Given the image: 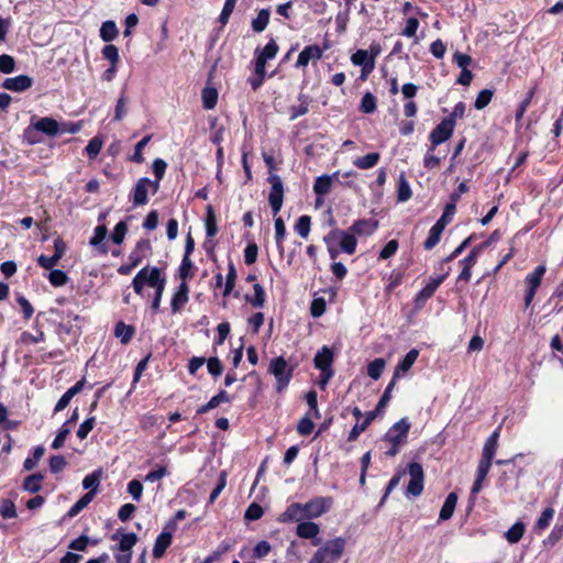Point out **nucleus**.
<instances>
[{
  "label": "nucleus",
  "instance_id": "obj_1",
  "mask_svg": "<svg viewBox=\"0 0 563 563\" xmlns=\"http://www.w3.org/2000/svg\"><path fill=\"white\" fill-rule=\"evenodd\" d=\"M145 284L155 289V296L152 301V309L157 311L166 285V280L161 276V269L158 267L146 266L139 271L132 282L134 291L137 295H142Z\"/></svg>",
  "mask_w": 563,
  "mask_h": 563
},
{
  "label": "nucleus",
  "instance_id": "obj_2",
  "mask_svg": "<svg viewBox=\"0 0 563 563\" xmlns=\"http://www.w3.org/2000/svg\"><path fill=\"white\" fill-rule=\"evenodd\" d=\"M346 540L338 537L327 541L312 556V563H335L338 562L345 549Z\"/></svg>",
  "mask_w": 563,
  "mask_h": 563
},
{
  "label": "nucleus",
  "instance_id": "obj_3",
  "mask_svg": "<svg viewBox=\"0 0 563 563\" xmlns=\"http://www.w3.org/2000/svg\"><path fill=\"white\" fill-rule=\"evenodd\" d=\"M268 372L274 375L277 380V391H282L289 384L292 376V367L288 365L283 356L271 361Z\"/></svg>",
  "mask_w": 563,
  "mask_h": 563
},
{
  "label": "nucleus",
  "instance_id": "obj_4",
  "mask_svg": "<svg viewBox=\"0 0 563 563\" xmlns=\"http://www.w3.org/2000/svg\"><path fill=\"white\" fill-rule=\"evenodd\" d=\"M455 122L453 119H443L430 133L429 140L431 142L430 151H434V148L441 143L448 141L454 131Z\"/></svg>",
  "mask_w": 563,
  "mask_h": 563
},
{
  "label": "nucleus",
  "instance_id": "obj_5",
  "mask_svg": "<svg viewBox=\"0 0 563 563\" xmlns=\"http://www.w3.org/2000/svg\"><path fill=\"white\" fill-rule=\"evenodd\" d=\"M408 473L410 475V481L407 485L406 494L407 496L418 497L423 490V468L421 464L411 462L408 465Z\"/></svg>",
  "mask_w": 563,
  "mask_h": 563
},
{
  "label": "nucleus",
  "instance_id": "obj_6",
  "mask_svg": "<svg viewBox=\"0 0 563 563\" xmlns=\"http://www.w3.org/2000/svg\"><path fill=\"white\" fill-rule=\"evenodd\" d=\"M268 181L272 185L268 201L272 207L273 213L277 214L283 206L284 200V186L282 178L276 174H271Z\"/></svg>",
  "mask_w": 563,
  "mask_h": 563
},
{
  "label": "nucleus",
  "instance_id": "obj_7",
  "mask_svg": "<svg viewBox=\"0 0 563 563\" xmlns=\"http://www.w3.org/2000/svg\"><path fill=\"white\" fill-rule=\"evenodd\" d=\"M410 427L411 424L408 419L401 418L388 430L384 439L389 443L402 445L407 440Z\"/></svg>",
  "mask_w": 563,
  "mask_h": 563
},
{
  "label": "nucleus",
  "instance_id": "obj_8",
  "mask_svg": "<svg viewBox=\"0 0 563 563\" xmlns=\"http://www.w3.org/2000/svg\"><path fill=\"white\" fill-rule=\"evenodd\" d=\"M332 505L330 497H317L303 505L305 517L317 518L325 514Z\"/></svg>",
  "mask_w": 563,
  "mask_h": 563
},
{
  "label": "nucleus",
  "instance_id": "obj_9",
  "mask_svg": "<svg viewBox=\"0 0 563 563\" xmlns=\"http://www.w3.org/2000/svg\"><path fill=\"white\" fill-rule=\"evenodd\" d=\"M351 62L362 67L361 78L366 79L367 76L373 71L375 67L374 57L369 56L368 51L357 49L352 56Z\"/></svg>",
  "mask_w": 563,
  "mask_h": 563
},
{
  "label": "nucleus",
  "instance_id": "obj_10",
  "mask_svg": "<svg viewBox=\"0 0 563 563\" xmlns=\"http://www.w3.org/2000/svg\"><path fill=\"white\" fill-rule=\"evenodd\" d=\"M499 431H500V427H498L490 434V437L486 440L484 449H483L482 459L479 461L481 465H484V466H487V467L492 466V461H493V457H494V455L496 453V449H497Z\"/></svg>",
  "mask_w": 563,
  "mask_h": 563
},
{
  "label": "nucleus",
  "instance_id": "obj_11",
  "mask_svg": "<svg viewBox=\"0 0 563 563\" xmlns=\"http://www.w3.org/2000/svg\"><path fill=\"white\" fill-rule=\"evenodd\" d=\"M33 79L27 75H19L16 77L5 78L2 82V87L7 90L14 92H22L31 88Z\"/></svg>",
  "mask_w": 563,
  "mask_h": 563
},
{
  "label": "nucleus",
  "instance_id": "obj_12",
  "mask_svg": "<svg viewBox=\"0 0 563 563\" xmlns=\"http://www.w3.org/2000/svg\"><path fill=\"white\" fill-rule=\"evenodd\" d=\"M339 176L340 172H335L332 175H322L316 178L313 191L318 196L317 202H319L320 197L330 192L332 183L339 180Z\"/></svg>",
  "mask_w": 563,
  "mask_h": 563
},
{
  "label": "nucleus",
  "instance_id": "obj_13",
  "mask_svg": "<svg viewBox=\"0 0 563 563\" xmlns=\"http://www.w3.org/2000/svg\"><path fill=\"white\" fill-rule=\"evenodd\" d=\"M151 186V179L143 177L139 179L133 191V203L134 206H144L147 203L148 189Z\"/></svg>",
  "mask_w": 563,
  "mask_h": 563
},
{
  "label": "nucleus",
  "instance_id": "obj_14",
  "mask_svg": "<svg viewBox=\"0 0 563 563\" xmlns=\"http://www.w3.org/2000/svg\"><path fill=\"white\" fill-rule=\"evenodd\" d=\"M32 125L36 131H40L48 136H55L59 134L60 131L59 123L55 119L48 117L38 119Z\"/></svg>",
  "mask_w": 563,
  "mask_h": 563
},
{
  "label": "nucleus",
  "instance_id": "obj_15",
  "mask_svg": "<svg viewBox=\"0 0 563 563\" xmlns=\"http://www.w3.org/2000/svg\"><path fill=\"white\" fill-rule=\"evenodd\" d=\"M321 57L322 49L318 45H308L299 53L296 66L306 67L310 60H319Z\"/></svg>",
  "mask_w": 563,
  "mask_h": 563
},
{
  "label": "nucleus",
  "instance_id": "obj_16",
  "mask_svg": "<svg viewBox=\"0 0 563 563\" xmlns=\"http://www.w3.org/2000/svg\"><path fill=\"white\" fill-rule=\"evenodd\" d=\"M314 366L321 372L332 371L333 352L328 346H322L313 358Z\"/></svg>",
  "mask_w": 563,
  "mask_h": 563
},
{
  "label": "nucleus",
  "instance_id": "obj_17",
  "mask_svg": "<svg viewBox=\"0 0 563 563\" xmlns=\"http://www.w3.org/2000/svg\"><path fill=\"white\" fill-rule=\"evenodd\" d=\"M172 539H173V531L164 528V531L155 540L154 548H153L154 558L159 559L164 555L166 549L172 543Z\"/></svg>",
  "mask_w": 563,
  "mask_h": 563
},
{
  "label": "nucleus",
  "instance_id": "obj_18",
  "mask_svg": "<svg viewBox=\"0 0 563 563\" xmlns=\"http://www.w3.org/2000/svg\"><path fill=\"white\" fill-rule=\"evenodd\" d=\"M445 276H439L437 278H431L429 283L417 294L416 302L418 305L424 303L429 298H431L437 290V288L442 284Z\"/></svg>",
  "mask_w": 563,
  "mask_h": 563
},
{
  "label": "nucleus",
  "instance_id": "obj_19",
  "mask_svg": "<svg viewBox=\"0 0 563 563\" xmlns=\"http://www.w3.org/2000/svg\"><path fill=\"white\" fill-rule=\"evenodd\" d=\"M305 517V508L303 505L299 503H292L287 507V509L279 516L278 520L280 522L288 521H299Z\"/></svg>",
  "mask_w": 563,
  "mask_h": 563
},
{
  "label": "nucleus",
  "instance_id": "obj_20",
  "mask_svg": "<svg viewBox=\"0 0 563 563\" xmlns=\"http://www.w3.org/2000/svg\"><path fill=\"white\" fill-rule=\"evenodd\" d=\"M547 268L544 265H539L536 267V269L528 274L525 284L527 286V291L537 292V289L539 288L541 284V279L545 273Z\"/></svg>",
  "mask_w": 563,
  "mask_h": 563
},
{
  "label": "nucleus",
  "instance_id": "obj_21",
  "mask_svg": "<svg viewBox=\"0 0 563 563\" xmlns=\"http://www.w3.org/2000/svg\"><path fill=\"white\" fill-rule=\"evenodd\" d=\"M377 225H378L377 221L358 220V221L354 222V224L349 229V231L352 232L353 234H357V235H363V234L369 235L376 230Z\"/></svg>",
  "mask_w": 563,
  "mask_h": 563
},
{
  "label": "nucleus",
  "instance_id": "obj_22",
  "mask_svg": "<svg viewBox=\"0 0 563 563\" xmlns=\"http://www.w3.org/2000/svg\"><path fill=\"white\" fill-rule=\"evenodd\" d=\"M377 412L375 410L368 411L366 413L365 420L362 423H356L349 433L347 440L355 441L358 435L366 430L368 424L377 417Z\"/></svg>",
  "mask_w": 563,
  "mask_h": 563
},
{
  "label": "nucleus",
  "instance_id": "obj_23",
  "mask_svg": "<svg viewBox=\"0 0 563 563\" xmlns=\"http://www.w3.org/2000/svg\"><path fill=\"white\" fill-rule=\"evenodd\" d=\"M456 503H457V495L455 493H450L446 496L445 501L440 510V515H439L440 520H448L453 516Z\"/></svg>",
  "mask_w": 563,
  "mask_h": 563
},
{
  "label": "nucleus",
  "instance_id": "obj_24",
  "mask_svg": "<svg viewBox=\"0 0 563 563\" xmlns=\"http://www.w3.org/2000/svg\"><path fill=\"white\" fill-rule=\"evenodd\" d=\"M319 531V526L312 521L301 522L297 526V536L303 539H312Z\"/></svg>",
  "mask_w": 563,
  "mask_h": 563
},
{
  "label": "nucleus",
  "instance_id": "obj_25",
  "mask_svg": "<svg viewBox=\"0 0 563 563\" xmlns=\"http://www.w3.org/2000/svg\"><path fill=\"white\" fill-rule=\"evenodd\" d=\"M444 229L445 227L437 222L431 227L429 231V236L423 243L426 250H432L439 243L441 234L444 231Z\"/></svg>",
  "mask_w": 563,
  "mask_h": 563
},
{
  "label": "nucleus",
  "instance_id": "obj_26",
  "mask_svg": "<svg viewBox=\"0 0 563 563\" xmlns=\"http://www.w3.org/2000/svg\"><path fill=\"white\" fill-rule=\"evenodd\" d=\"M135 329L132 325H128L122 321L118 322L114 328V335L119 338L123 344H128L131 341Z\"/></svg>",
  "mask_w": 563,
  "mask_h": 563
},
{
  "label": "nucleus",
  "instance_id": "obj_27",
  "mask_svg": "<svg viewBox=\"0 0 563 563\" xmlns=\"http://www.w3.org/2000/svg\"><path fill=\"white\" fill-rule=\"evenodd\" d=\"M230 398L225 390H221L218 395L213 396L206 405H202L198 409V413L202 415L208 412L209 410L218 407L222 402H229Z\"/></svg>",
  "mask_w": 563,
  "mask_h": 563
},
{
  "label": "nucleus",
  "instance_id": "obj_28",
  "mask_svg": "<svg viewBox=\"0 0 563 563\" xmlns=\"http://www.w3.org/2000/svg\"><path fill=\"white\" fill-rule=\"evenodd\" d=\"M526 531V526L521 521H517L510 529H508L505 533L506 540L515 544L521 540Z\"/></svg>",
  "mask_w": 563,
  "mask_h": 563
},
{
  "label": "nucleus",
  "instance_id": "obj_29",
  "mask_svg": "<svg viewBox=\"0 0 563 563\" xmlns=\"http://www.w3.org/2000/svg\"><path fill=\"white\" fill-rule=\"evenodd\" d=\"M43 478L44 476L41 473L27 476L23 482V489L32 494L40 492Z\"/></svg>",
  "mask_w": 563,
  "mask_h": 563
},
{
  "label": "nucleus",
  "instance_id": "obj_30",
  "mask_svg": "<svg viewBox=\"0 0 563 563\" xmlns=\"http://www.w3.org/2000/svg\"><path fill=\"white\" fill-rule=\"evenodd\" d=\"M380 158V155L379 153H369L365 156H362V157H357L355 161H354V165L360 168V169H368V168H373L374 166L377 165L378 161Z\"/></svg>",
  "mask_w": 563,
  "mask_h": 563
},
{
  "label": "nucleus",
  "instance_id": "obj_31",
  "mask_svg": "<svg viewBox=\"0 0 563 563\" xmlns=\"http://www.w3.org/2000/svg\"><path fill=\"white\" fill-rule=\"evenodd\" d=\"M119 34V30L115 25V23L111 20H108L102 23L100 27V37L104 42H111L113 41Z\"/></svg>",
  "mask_w": 563,
  "mask_h": 563
},
{
  "label": "nucleus",
  "instance_id": "obj_32",
  "mask_svg": "<svg viewBox=\"0 0 563 563\" xmlns=\"http://www.w3.org/2000/svg\"><path fill=\"white\" fill-rule=\"evenodd\" d=\"M136 542L137 536L134 532L124 533L114 549L120 552H131Z\"/></svg>",
  "mask_w": 563,
  "mask_h": 563
},
{
  "label": "nucleus",
  "instance_id": "obj_33",
  "mask_svg": "<svg viewBox=\"0 0 563 563\" xmlns=\"http://www.w3.org/2000/svg\"><path fill=\"white\" fill-rule=\"evenodd\" d=\"M356 238L350 231H343V235H341L340 246L343 252L347 254H353L356 250Z\"/></svg>",
  "mask_w": 563,
  "mask_h": 563
},
{
  "label": "nucleus",
  "instance_id": "obj_34",
  "mask_svg": "<svg viewBox=\"0 0 563 563\" xmlns=\"http://www.w3.org/2000/svg\"><path fill=\"white\" fill-rule=\"evenodd\" d=\"M419 356V351L416 350V349H412L410 350L406 355L405 357L400 361V363L398 364L397 366V369L395 373H397V376L399 375V372H408L411 366L413 365V363L416 362V360L418 358Z\"/></svg>",
  "mask_w": 563,
  "mask_h": 563
},
{
  "label": "nucleus",
  "instance_id": "obj_35",
  "mask_svg": "<svg viewBox=\"0 0 563 563\" xmlns=\"http://www.w3.org/2000/svg\"><path fill=\"white\" fill-rule=\"evenodd\" d=\"M95 497V492H88L79 500H77L68 511L69 517L77 516L84 508H86Z\"/></svg>",
  "mask_w": 563,
  "mask_h": 563
},
{
  "label": "nucleus",
  "instance_id": "obj_36",
  "mask_svg": "<svg viewBox=\"0 0 563 563\" xmlns=\"http://www.w3.org/2000/svg\"><path fill=\"white\" fill-rule=\"evenodd\" d=\"M218 101V91L216 88L206 87L202 90V104L207 110H211L216 107Z\"/></svg>",
  "mask_w": 563,
  "mask_h": 563
},
{
  "label": "nucleus",
  "instance_id": "obj_37",
  "mask_svg": "<svg viewBox=\"0 0 563 563\" xmlns=\"http://www.w3.org/2000/svg\"><path fill=\"white\" fill-rule=\"evenodd\" d=\"M254 296H246L245 299L250 302L254 308H262L265 303V291L264 288L260 284H255L253 286Z\"/></svg>",
  "mask_w": 563,
  "mask_h": 563
},
{
  "label": "nucleus",
  "instance_id": "obj_38",
  "mask_svg": "<svg viewBox=\"0 0 563 563\" xmlns=\"http://www.w3.org/2000/svg\"><path fill=\"white\" fill-rule=\"evenodd\" d=\"M396 379H397V373L394 374L393 379L387 385L386 389L384 390V393L376 406L375 411L377 413H379L387 406L388 401L390 400L391 391L396 385Z\"/></svg>",
  "mask_w": 563,
  "mask_h": 563
},
{
  "label": "nucleus",
  "instance_id": "obj_39",
  "mask_svg": "<svg viewBox=\"0 0 563 563\" xmlns=\"http://www.w3.org/2000/svg\"><path fill=\"white\" fill-rule=\"evenodd\" d=\"M269 22V11L267 9H262L257 16L252 21V29L255 32H262L266 29Z\"/></svg>",
  "mask_w": 563,
  "mask_h": 563
},
{
  "label": "nucleus",
  "instance_id": "obj_40",
  "mask_svg": "<svg viewBox=\"0 0 563 563\" xmlns=\"http://www.w3.org/2000/svg\"><path fill=\"white\" fill-rule=\"evenodd\" d=\"M385 365H386V362L384 358H380V357L375 358L367 366V375L371 378L377 380L382 376Z\"/></svg>",
  "mask_w": 563,
  "mask_h": 563
},
{
  "label": "nucleus",
  "instance_id": "obj_41",
  "mask_svg": "<svg viewBox=\"0 0 563 563\" xmlns=\"http://www.w3.org/2000/svg\"><path fill=\"white\" fill-rule=\"evenodd\" d=\"M411 188H410V185L408 183V180L406 179V176L405 174H401L399 176V180H398V200L401 201V202H405L407 200L410 199L411 197Z\"/></svg>",
  "mask_w": 563,
  "mask_h": 563
},
{
  "label": "nucleus",
  "instance_id": "obj_42",
  "mask_svg": "<svg viewBox=\"0 0 563 563\" xmlns=\"http://www.w3.org/2000/svg\"><path fill=\"white\" fill-rule=\"evenodd\" d=\"M489 470H490V467L478 464L477 476H476V479H475L472 490H471V494L473 496H475L476 494H478L481 492L483 482L485 481Z\"/></svg>",
  "mask_w": 563,
  "mask_h": 563
},
{
  "label": "nucleus",
  "instance_id": "obj_43",
  "mask_svg": "<svg viewBox=\"0 0 563 563\" xmlns=\"http://www.w3.org/2000/svg\"><path fill=\"white\" fill-rule=\"evenodd\" d=\"M310 227H311L310 217L301 216L295 225V230L301 238L307 239L310 233Z\"/></svg>",
  "mask_w": 563,
  "mask_h": 563
},
{
  "label": "nucleus",
  "instance_id": "obj_44",
  "mask_svg": "<svg viewBox=\"0 0 563 563\" xmlns=\"http://www.w3.org/2000/svg\"><path fill=\"white\" fill-rule=\"evenodd\" d=\"M100 472H93L87 475L82 481V487L85 489H90L89 492H95L96 495L100 484Z\"/></svg>",
  "mask_w": 563,
  "mask_h": 563
},
{
  "label": "nucleus",
  "instance_id": "obj_45",
  "mask_svg": "<svg viewBox=\"0 0 563 563\" xmlns=\"http://www.w3.org/2000/svg\"><path fill=\"white\" fill-rule=\"evenodd\" d=\"M299 100L301 101V103L298 107L294 106L290 108V110H291L290 120H295L298 117H301L309 111L308 97L305 95H300Z\"/></svg>",
  "mask_w": 563,
  "mask_h": 563
},
{
  "label": "nucleus",
  "instance_id": "obj_46",
  "mask_svg": "<svg viewBox=\"0 0 563 563\" xmlns=\"http://www.w3.org/2000/svg\"><path fill=\"white\" fill-rule=\"evenodd\" d=\"M493 95H494V91L490 89H484V90L479 91V93L476 97L474 107L477 110L484 109L492 101Z\"/></svg>",
  "mask_w": 563,
  "mask_h": 563
},
{
  "label": "nucleus",
  "instance_id": "obj_47",
  "mask_svg": "<svg viewBox=\"0 0 563 563\" xmlns=\"http://www.w3.org/2000/svg\"><path fill=\"white\" fill-rule=\"evenodd\" d=\"M49 283L55 287H60L67 284L68 276L60 269H52L48 275Z\"/></svg>",
  "mask_w": 563,
  "mask_h": 563
},
{
  "label": "nucleus",
  "instance_id": "obj_48",
  "mask_svg": "<svg viewBox=\"0 0 563 563\" xmlns=\"http://www.w3.org/2000/svg\"><path fill=\"white\" fill-rule=\"evenodd\" d=\"M554 512L555 511L553 508H551V507L545 508L542 511L539 519L537 520L536 529L544 530L550 525V521L553 519Z\"/></svg>",
  "mask_w": 563,
  "mask_h": 563
},
{
  "label": "nucleus",
  "instance_id": "obj_49",
  "mask_svg": "<svg viewBox=\"0 0 563 563\" xmlns=\"http://www.w3.org/2000/svg\"><path fill=\"white\" fill-rule=\"evenodd\" d=\"M227 476H228V474L225 471H222L220 473L218 484L213 488V490L211 492V494L209 496L210 504H213L216 501V499L219 497V495L221 494V492L224 489V487L227 485Z\"/></svg>",
  "mask_w": 563,
  "mask_h": 563
},
{
  "label": "nucleus",
  "instance_id": "obj_50",
  "mask_svg": "<svg viewBox=\"0 0 563 563\" xmlns=\"http://www.w3.org/2000/svg\"><path fill=\"white\" fill-rule=\"evenodd\" d=\"M235 279H236V271L234 267V264L232 262L229 263L228 267V275H227V282L224 286L223 295L228 296L235 286Z\"/></svg>",
  "mask_w": 563,
  "mask_h": 563
},
{
  "label": "nucleus",
  "instance_id": "obj_51",
  "mask_svg": "<svg viewBox=\"0 0 563 563\" xmlns=\"http://www.w3.org/2000/svg\"><path fill=\"white\" fill-rule=\"evenodd\" d=\"M360 109L367 114L376 110V99L371 92H366L363 96Z\"/></svg>",
  "mask_w": 563,
  "mask_h": 563
},
{
  "label": "nucleus",
  "instance_id": "obj_52",
  "mask_svg": "<svg viewBox=\"0 0 563 563\" xmlns=\"http://www.w3.org/2000/svg\"><path fill=\"white\" fill-rule=\"evenodd\" d=\"M126 232H128L126 223L124 221H120L114 227V230L111 235V240L113 241V243L120 245L123 242Z\"/></svg>",
  "mask_w": 563,
  "mask_h": 563
},
{
  "label": "nucleus",
  "instance_id": "obj_53",
  "mask_svg": "<svg viewBox=\"0 0 563 563\" xmlns=\"http://www.w3.org/2000/svg\"><path fill=\"white\" fill-rule=\"evenodd\" d=\"M0 515L4 519H13V518H15L18 515H16L14 503L12 500H9V499L3 500L1 503V505H0Z\"/></svg>",
  "mask_w": 563,
  "mask_h": 563
},
{
  "label": "nucleus",
  "instance_id": "obj_54",
  "mask_svg": "<svg viewBox=\"0 0 563 563\" xmlns=\"http://www.w3.org/2000/svg\"><path fill=\"white\" fill-rule=\"evenodd\" d=\"M102 56L108 59L111 65H118L119 63V49L113 44H108L102 48Z\"/></svg>",
  "mask_w": 563,
  "mask_h": 563
},
{
  "label": "nucleus",
  "instance_id": "obj_55",
  "mask_svg": "<svg viewBox=\"0 0 563 563\" xmlns=\"http://www.w3.org/2000/svg\"><path fill=\"white\" fill-rule=\"evenodd\" d=\"M206 232L209 238L214 236L218 232L216 216L211 207L208 208V214L206 218Z\"/></svg>",
  "mask_w": 563,
  "mask_h": 563
},
{
  "label": "nucleus",
  "instance_id": "obj_56",
  "mask_svg": "<svg viewBox=\"0 0 563 563\" xmlns=\"http://www.w3.org/2000/svg\"><path fill=\"white\" fill-rule=\"evenodd\" d=\"M15 68V60L11 55H0V71L3 74H11Z\"/></svg>",
  "mask_w": 563,
  "mask_h": 563
},
{
  "label": "nucleus",
  "instance_id": "obj_57",
  "mask_svg": "<svg viewBox=\"0 0 563 563\" xmlns=\"http://www.w3.org/2000/svg\"><path fill=\"white\" fill-rule=\"evenodd\" d=\"M325 300L324 298H314L310 306V313L313 318H319L325 312Z\"/></svg>",
  "mask_w": 563,
  "mask_h": 563
},
{
  "label": "nucleus",
  "instance_id": "obj_58",
  "mask_svg": "<svg viewBox=\"0 0 563 563\" xmlns=\"http://www.w3.org/2000/svg\"><path fill=\"white\" fill-rule=\"evenodd\" d=\"M191 269H192V262H191L190 257L184 256L180 267H179V277L183 280L190 279L192 277Z\"/></svg>",
  "mask_w": 563,
  "mask_h": 563
},
{
  "label": "nucleus",
  "instance_id": "obj_59",
  "mask_svg": "<svg viewBox=\"0 0 563 563\" xmlns=\"http://www.w3.org/2000/svg\"><path fill=\"white\" fill-rule=\"evenodd\" d=\"M188 295H184L180 291H176L172 298L170 303L173 312H178L188 302Z\"/></svg>",
  "mask_w": 563,
  "mask_h": 563
},
{
  "label": "nucleus",
  "instance_id": "obj_60",
  "mask_svg": "<svg viewBox=\"0 0 563 563\" xmlns=\"http://www.w3.org/2000/svg\"><path fill=\"white\" fill-rule=\"evenodd\" d=\"M455 210H456V206L454 203L449 202L445 206L444 211H443L442 216L440 217V219L437 221V223H440L441 225L446 227L452 221Z\"/></svg>",
  "mask_w": 563,
  "mask_h": 563
},
{
  "label": "nucleus",
  "instance_id": "obj_61",
  "mask_svg": "<svg viewBox=\"0 0 563 563\" xmlns=\"http://www.w3.org/2000/svg\"><path fill=\"white\" fill-rule=\"evenodd\" d=\"M278 52V45L274 40H271L263 51L258 54L260 57L264 58L265 60L272 59L276 56Z\"/></svg>",
  "mask_w": 563,
  "mask_h": 563
},
{
  "label": "nucleus",
  "instance_id": "obj_62",
  "mask_svg": "<svg viewBox=\"0 0 563 563\" xmlns=\"http://www.w3.org/2000/svg\"><path fill=\"white\" fill-rule=\"evenodd\" d=\"M67 462L63 455H53L49 459V470L54 474L62 472Z\"/></svg>",
  "mask_w": 563,
  "mask_h": 563
},
{
  "label": "nucleus",
  "instance_id": "obj_63",
  "mask_svg": "<svg viewBox=\"0 0 563 563\" xmlns=\"http://www.w3.org/2000/svg\"><path fill=\"white\" fill-rule=\"evenodd\" d=\"M128 492L129 494L132 496V498L135 500V501H139L142 497V493H143V485L140 481L137 479H132L129 484H128Z\"/></svg>",
  "mask_w": 563,
  "mask_h": 563
},
{
  "label": "nucleus",
  "instance_id": "obj_64",
  "mask_svg": "<svg viewBox=\"0 0 563 563\" xmlns=\"http://www.w3.org/2000/svg\"><path fill=\"white\" fill-rule=\"evenodd\" d=\"M101 148L102 141L98 137H93L88 142L86 152L90 158H95L100 153Z\"/></svg>",
  "mask_w": 563,
  "mask_h": 563
}]
</instances>
